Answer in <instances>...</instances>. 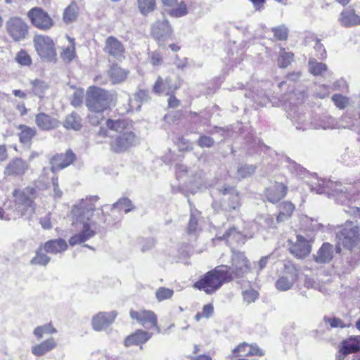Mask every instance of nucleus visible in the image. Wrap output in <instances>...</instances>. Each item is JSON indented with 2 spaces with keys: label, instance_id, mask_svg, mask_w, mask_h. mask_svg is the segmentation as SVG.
I'll use <instances>...</instances> for the list:
<instances>
[{
  "label": "nucleus",
  "instance_id": "2",
  "mask_svg": "<svg viewBox=\"0 0 360 360\" xmlns=\"http://www.w3.org/2000/svg\"><path fill=\"white\" fill-rule=\"evenodd\" d=\"M132 121L126 118L105 120V126H101L96 133L99 139L109 138L110 148L116 153L126 151L134 143L136 135L133 131Z\"/></svg>",
  "mask_w": 360,
  "mask_h": 360
},
{
  "label": "nucleus",
  "instance_id": "17",
  "mask_svg": "<svg viewBox=\"0 0 360 360\" xmlns=\"http://www.w3.org/2000/svg\"><path fill=\"white\" fill-rule=\"evenodd\" d=\"M296 238V241L289 247L290 252L298 259L305 258L311 252V245L302 235H297Z\"/></svg>",
  "mask_w": 360,
  "mask_h": 360
},
{
  "label": "nucleus",
  "instance_id": "54",
  "mask_svg": "<svg viewBox=\"0 0 360 360\" xmlns=\"http://www.w3.org/2000/svg\"><path fill=\"white\" fill-rule=\"evenodd\" d=\"M198 144L201 148H210L214 145V140L210 136L202 135L199 137Z\"/></svg>",
  "mask_w": 360,
  "mask_h": 360
},
{
  "label": "nucleus",
  "instance_id": "7",
  "mask_svg": "<svg viewBox=\"0 0 360 360\" xmlns=\"http://www.w3.org/2000/svg\"><path fill=\"white\" fill-rule=\"evenodd\" d=\"M231 266L221 264L224 271L228 274L229 283L237 278L245 277L252 271V264L244 252L233 251L231 257Z\"/></svg>",
  "mask_w": 360,
  "mask_h": 360
},
{
  "label": "nucleus",
  "instance_id": "36",
  "mask_svg": "<svg viewBox=\"0 0 360 360\" xmlns=\"http://www.w3.org/2000/svg\"><path fill=\"white\" fill-rule=\"evenodd\" d=\"M15 61L21 67H30L33 63L31 56L24 49H20L16 53Z\"/></svg>",
  "mask_w": 360,
  "mask_h": 360
},
{
  "label": "nucleus",
  "instance_id": "30",
  "mask_svg": "<svg viewBox=\"0 0 360 360\" xmlns=\"http://www.w3.org/2000/svg\"><path fill=\"white\" fill-rule=\"evenodd\" d=\"M295 207L290 201H283L279 205V212L276 220L278 222L283 221L290 217L294 212Z\"/></svg>",
  "mask_w": 360,
  "mask_h": 360
},
{
  "label": "nucleus",
  "instance_id": "13",
  "mask_svg": "<svg viewBox=\"0 0 360 360\" xmlns=\"http://www.w3.org/2000/svg\"><path fill=\"white\" fill-rule=\"evenodd\" d=\"M77 160L75 153L68 149L65 153H56L50 160V169L55 173L72 165Z\"/></svg>",
  "mask_w": 360,
  "mask_h": 360
},
{
  "label": "nucleus",
  "instance_id": "8",
  "mask_svg": "<svg viewBox=\"0 0 360 360\" xmlns=\"http://www.w3.org/2000/svg\"><path fill=\"white\" fill-rule=\"evenodd\" d=\"M33 44L37 54L41 60L48 62L56 61V46L50 36L37 34L33 37Z\"/></svg>",
  "mask_w": 360,
  "mask_h": 360
},
{
  "label": "nucleus",
  "instance_id": "46",
  "mask_svg": "<svg viewBox=\"0 0 360 360\" xmlns=\"http://www.w3.org/2000/svg\"><path fill=\"white\" fill-rule=\"evenodd\" d=\"M331 99L335 105L340 110L345 109L349 104V98L340 94H334Z\"/></svg>",
  "mask_w": 360,
  "mask_h": 360
},
{
  "label": "nucleus",
  "instance_id": "55",
  "mask_svg": "<svg viewBox=\"0 0 360 360\" xmlns=\"http://www.w3.org/2000/svg\"><path fill=\"white\" fill-rule=\"evenodd\" d=\"M325 321L328 323L332 328H344L345 326L342 320L336 317L325 318Z\"/></svg>",
  "mask_w": 360,
  "mask_h": 360
},
{
  "label": "nucleus",
  "instance_id": "11",
  "mask_svg": "<svg viewBox=\"0 0 360 360\" xmlns=\"http://www.w3.org/2000/svg\"><path fill=\"white\" fill-rule=\"evenodd\" d=\"M129 316L133 322L144 328L160 333V328L158 325V316L153 311L145 308L131 309Z\"/></svg>",
  "mask_w": 360,
  "mask_h": 360
},
{
  "label": "nucleus",
  "instance_id": "61",
  "mask_svg": "<svg viewBox=\"0 0 360 360\" xmlns=\"http://www.w3.org/2000/svg\"><path fill=\"white\" fill-rule=\"evenodd\" d=\"M15 109L19 112L21 116H24L27 113V109L24 103H18L15 105Z\"/></svg>",
  "mask_w": 360,
  "mask_h": 360
},
{
  "label": "nucleus",
  "instance_id": "3",
  "mask_svg": "<svg viewBox=\"0 0 360 360\" xmlns=\"http://www.w3.org/2000/svg\"><path fill=\"white\" fill-rule=\"evenodd\" d=\"M85 105L91 113L87 119L93 126H98L104 119L102 113L115 105V98L109 91L95 85L87 88Z\"/></svg>",
  "mask_w": 360,
  "mask_h": 360
},
{
  "label": "nucleus",
  "instance_id": "12",
  "mask_svg": "<svg viewBox=\"0 0 360 360\" xmlns=\"http://www.w3.org/2000/svg\"><path fill=\"white\" fill-rule=\"evenodd\" d=\"M288 192V186L286 183L277 181H271L267 186L264 193L266 200L273 204L277 203L283 199Z\"/></svg>",
  "mask_w": 360,
  "mask_h": 360
},
{
  "label": "nucleus",
  "instance_id": "31",
  "mask_svg": "<svg viewBox=\"0 0 360 360\" xmlns=\"http://www.w3.org/2000/svg\"><path fill=\"white\" fill-rule=\"evenodd\" d=\"M297 279L296 274H288L281 276L276 283V286L279 290H288L292 288Z\"/></svg>",
  "mask_w": 360,
  "mask_h": 360
},
{
  "label": "nucleus",
  "instance_id": "43",
  "mask_svg": "<svg viewBox=\"0 0 360 360\" xmlns=\"http://www.w3.org/2000/svg\"><path fill=\"white\" fill-rule=\"evenodd\" d=\"M310 72L314 75H321L327 71V65L323 63H319L316 60H310Z\"/></svg>",
  "mask_w": 360,
  "mask_h": 360
},
{
  "label": "nucleus",
  "instance_id": "49",
  "mask_svg": "<svg viewBox=\"0 0 360 360\" xmlns=\"http://www.w3.org/2000/svg\"><path fill=\"white\" fill-rule=\"evenodd\" d=\"M243 300L250 304L255 302L259 297V293L253 288H250L242 292Z\"/></svg>",
  "mask_w": 360,
  "mask_h": 360
},
{
  "label": "nucleus",
  "instance_id": "21",
  "mask_svg": "<svg viewBox=\"0 0 360 360\" xmlns=\"http://www.w3.org/2000/svg\"><path fill=\"white\" fill-rule=\"evenodd\" d=\"M344 354H354L352 360H360V335L352 336L341 342Z\"/></svg>",
  "mask_w": 360,
  "mask_h": 360
},
{
  "label": "nucleus",
  "instance_id": "19",
  "mask_svg": "<svg viewBox=\"0 0 360 360\" xmlns=\"http://www.w3.org/2000/svg\"><path fill=\"white\" fill-rule=\"evenodd\" d=\"M163 6L166 8L169 15L172 18H181L188 14V8L184 1L160 0Z\"/></svg>",
  "mask_w": 360,
  "mask_h": 360
},
{
  "label": "nucleus",
  "instance_id": "63",
  "mask_svg": "<svg viewBox=\"0 0 360 360\" xmlns=\"http://www.w3.org/2000/svg\"><path fill=\"white\" fill-rule=\"evenodd\" d=\"M250 1L253 4L254 7L257 10H259L261 8H262L265 3V0H250Z\"/></svg>",
  "mask_w": 360,
  "mask_h": 360
},
{
  "label": "nucleus",
  "instance_id": "24",
  "mask_svg": "<svg viewBox=\"0 0 360 360\" xmlns=\"http://www.w3.org/2000/svg\"><path fill=\"white\" fill-rule=\"evenodd\" d=\"M44 251L50 254H58L68 249V243L63 238L52 239L41 244Z\"/></svg>",
  "mask_w": 360,
  "mask_h": 360
},
{
  "label": "nucleus",
  "instance_id": "25",
  "mask_svg": "<svg viewBox=\"0 0 360 360\" xmlns=\"http://www.w3.org/2000/svg\"><path fill=\"white\" fill-rule=\"evenodd\" d=\"M57 347V342L53 338H50L32 347V353L36 356H41L52 351Z\"/></svg>",
  "mask_w": 360,
  "mask_h": 360
},
{
  "label": "nucleus",
  "instance_id": "48",
  "mask_svg": "<svg viewBox=\"0 0 360 360\" xmlns=\"http://www.w3.org/2000/svg\"><path fill=\"white\" fill-rule=\"evenodd\" d=\"M249 345L246 342L239 344L235 347L232 354L234 357L248 356Z\"/></svg>",
  "mask_w": 360,
  "mask_h": 360
},
{
  "label": "nucleus",
  "instance_id": "18",
  "mask_svg": "<svg viewBox=\"0 0 360 360\" xmlns=\"http://www.w3.org/2000/svg\"><path fill=\"white\" fill-rule=\"evenodd\" d=\"M173 32V28L167 19L156 22L152 30L153 37L158 43L164 41L166 38L171 37Z\"/></svg>",
  "mask_w": 360,
  "mask_h": 360
},
{
  "label": "nucleus",
  "instance_id": "44",
  "mask_svg": "<svg viewBox=\"0 0 360 360\" xmlns=\"http://www.w3.org/2000/svg\"><path fill=\"white\" fill-rule=\"evenodd\" d=\"M174 295V290L170 288L160 287L155 292V297L159 302L171 298Z\"/></svg>",
  "mask_w": 360,
  "mask_h": 360
},
{
  "label": "nucleus",
  "instance_id": "6",
  "mask_svg": "<svg viewBox=\"0 0 360 360\" xmlns=\"http://www.w3.org/2000/svg\"><path fill=\"white\" fill-rule=\"evenodd\" d=\"M338 242L336 251L341 252L343 248L350 252H360V227L352 221H346L338 234Z\"/></svg>",
  "mask_w": 360,
  "mask_h": 360
},
{
  "label": "nucleus",
  "instance_id": "29",
  "mask_svg": "<svg viewBox=\"0 0 360 360\" xmlns=\"http://www.w3.org/2000/svg\"><path fill=\"white\" fill-rule=\"evenodd\" d=\"M133 210L132 202L128 198H121L112 205L109 216L115 215V212H120L128 213Z\"/></svg>",
  "mask_w": 360,
  "mask_h": 360
},
{
  "label": "nucleus",
  "instance_id": "9",
  "mask_svg": "<svg viewBox=\"0 0 360 360\" xmlns=\"http://www.w3.org/2000/svg\"><path fill=\"white\" fill-rule=\"evenodd\" d=\"M6 32L9 38L15 43L26 40L30 35V25L20 16H11L6 22Z\"/></svg>",
  "mask_w": 360,
  "mask_h": 360
},
{
  "label": "nucleus",
  "instance_id": "38",
  "mask_svg": "<svg viewBox=\"0 0 360 360\" xmlns=\"http://www.w3.org/2000/svg\"><path fill=\"white\" fill-rule=\"evenodd\" d=\"M294 57L295 55L292 52H287L284 48H281V52L277 58L279 68H285L288 67L294 60Z\"/></svg>",
  "mask_w": 360,
  "mask_h": 360
},
{
  "label": "nucleus",
  "instance_id": "34",
  "mask_svg": "<svg viewBox=\"0 0 360 360\" xmlns=\"http://www.w3.org/2000/svg\"><path fill=\"white\" fill-rule=\"evenodd\" d=\"M70 44L62 48L60 56L61 59L67 63L72 61L76 57V46L73 39H70Z\"/></svg>",
  "mask_w": 360,
  "mask_h": 360
},
{
  "label": "nucleus",
  "instance_id": "26",
  "mask_svg": "<svg viewBox=\"0 0 360 360\" xmlns=\"http://www.w3.org/2000/svg\"><path fill=\"white\" fill-rule=\"evenodd\" d=\"M18 129L19 141L22 144L31 145L32 139L37 135V129L26 124H20Z\"/></svg>",
  "mask_w": 360,
  "mask_h": 360
},
{
  "label": "nucleus",
  "instance_id": "45",
  "mask_svg": "<svg viewBox=\"0 0 360 360\" xmlns=\"http://www.w3.org/2000/svg\"><path fill=\"white\" fill-rule=\"evenodd\" d=\"M241 206L240 203V198L238 193H231L229 198V200L227 205V210L229 212H232L236 210H238Z\"/></svg>",
  "mask_w": 360,
  "mask_h": 360
},
{
  "label": "nucleus",
  "instance_id": "27",
  "mask_svg": "<svg viewBox=\"0 0 360 360\" xmlns=\"http://www.w3.org/2000/svg\"><path fill=\"white\" fill-rule=\"evenodd\" d=\"M340 23L345 27L360 25V16L355 13L353 9H346L340 13Z\"/></svg>",
  "mask_w": 360,
  "mask_h": 360
},
{
  "label": "nucleus",
  "instance_id": "51",
  "mask_svg": "<svg viewBox=\"0 0 360 360\" xmlns=\"http://www.w3.org/2000/svg\"><path fill=\"white\" fill-rule=\"evenodd\" d=\"M313 40L315 41L314 48L316 51V56L320 60L326 59L327 57V53L323 45L321 43V39L316 37H314Z\"/></svg>",
  "mask_w": 360,
  "mask_h": 360
},
{
  "label": "nucleus",
  "instance_id": "64",
  "mask_svg": "<svg viewBox=\"0 0 360 360\" xmlns=\"http://www.w3.org/2000/svg\"><path fill=\"white\" fill-rule=\"evenodd\" d=\"M347 354H344L342 348L339 347L338 353L335 356V360H345Z\"/></svg>",
  "mask_w": 360,
  "mask_h": 360
},
{
  "label": "nucleus",
  "instance_id": "20",
  "mask_svg": "<svg viewBox=\"0 0 360 360\" xmlns=\"http://www.w3.org/2000/svg\"><path fill=\"white\" fill-rule=\"evenodd\" d=\"M28 169L27 162L20 158H14L6 166L4 175L7 176H22Z\"/></svg>",
  "mask_w": 360,
  "mask_h": 360
},
{
  "label": "nucleus",
  "instance_id": "47",
  "mask_svg": "<svg viewBox=\"0 0 360 360\" xmlns=\"http://www.w3.org/2000/svg\"><path fill=\"white\" fill-rule=\"evenodd\" d=\"M169 81L170 79L168 78L165 81L162 77L158 76L153 86V92L156 94L164 92L166 90V85L169 84Z\"/></svg>",
  "mask_w": 360,
  "mask_h": 360
},
{
  "label": "nucleus",
  "instance_id": "53",
  "mask_svg": "<svg viewBox=\"0 0 360 360\" xmlns=\"http://www.w3.org/2000/svg\"><path fill=\"white\" fill-rule=\"evenodd\" d=\"M150 62L153 66H159L163 63V58L161 53L158 51H154L150 56Z\"/></svg>",
  "mask_w": 360,
  "mask_h": 360
},
{
  "label": "nucleus",
  "instance_id": "37",
  "mask_svg": "<svg viewBox=\"0 0 360 360\" xmlns=\"http://www.w3.org/2000/svg\"><path fill=\"white\" fill-rule=\"evenodd\" d=\"M51 260V258L46 255L42 245H41L36 251L35 256L31 259V264L34 265L46 266Z\"/></svg>",
  "mask_w": 360,
  "mask_h": 360
},
{
  "label": "nucleus",
  "instance_id": "15",
  "mask_svg": "<svg viewBox=\"0 0 360 360\" xmlns=\"http://www.w3.org/2000/svg\"><path fill=\"white\" fill-rule=\"evenodd\" d=\"M152 335L153 333L148 330L136 329L124 338L123 345L125 347L139 346L141 348L152 338Z\"/></svg>",
  "mask_w": 360,
  "mask_h": 360
},
{
  "label": "nucleus",
  "instance_id": "23",
  "mask_svg": "<svg viewBox=\"0 0 360 360\" xmlns=\"http://www.w3.org/2000/svg\"><path fill=\"white\" fill-rule=\"evenodd\" d=\"M35 123L41 130L50 131L58 127L59 121L44 112H39L35 116Z\"/></svg>",
  "mask_w": 360,
  "mask_h": 360
},
{
  "label": "nucleus",
  "instance_id": "57",
  "mask_svg": "<svg viewBox=\"0 0 360 360\" xmlns=\"http://www.w3.org/2000/svg\"><path fill=\"white\" fill-rule=\"evenodd\" d=\"M264 355L263 351L257 345H249L248 356H259Z\"/></svg>",
  "mask_w": 360,
  "mask_h": 360
},
{
  "label": "nucleus",
  "instance_id": "32",
  "mask_svg": "<svg viewBox=\"0 0 360 360\" xmlns=\"http://www.w3.org/2000/svg\"><path fill=\"white\" fill-rule=\"evenodd\" d=\"M79 13V6L75 1H72L65 9L63 13V21L68 24L76 20Z\"/></svg>",
  "mask_w": 360,
  "mask_h": 360
},
{
  "label": "nucleus",
  "instance_id": "50",
  "mask_svg": "<svg viewBox=\"0 0 360 360\" xmlns=\"http://www.w3.org/2000/svg\"><path fill=\"white\" fill-rule=\"evenodd\" d=\"M274 37L277 41H285L288 39V31L287 28L283 27H276L272 28Z\"/></svg>",
  "mask_w": 360,
  "mask_h": 360
},
{
  "label": "nucleus",
  "instance_id": "14",
  "mask_svg": "<svg viewBox=\"0 0 360 360\" xmlns=\"http://www.w3.org/2000/svg\"><path fill=\"white\" fill-rule=\"evenodd\" d=\"M103 52L113 58H124L125 47L122 42L114 36H108L105 41Z\"/></svg>",
  "mask_w": 360,
  "mask_h": 360
},
{
  "label": "nucleus",
  "instance_id": "28",
  "mask_svg": "<svg viewBox=\"0 0 360 360\" xmlns=\"http://www.w3.org/2000/svg\"><path fill=\"white\" fill-rule=\"evenodd\" d=\"M63 127L67 129L79 131L83 127L82 119L77 112H72L65 117L63 121Z\"/></svg>",
  "mask_w": 360,
  "mask_h": 360
},
{
  "label": "nucleus",
  "instance_id": "58",
  "mask_svg": "<svg viewBox=\"0 0 360 360\" xmlns=\"http://www.w3.org/2000/svg\"><path fill=\"white\" fill-rule=\"evenodd\" d=\"M83 101V96L79 92H75L71 100L72 105L77 107L80 105Z\"/></svg>",
  "mask_w": 360,
  "mask_h": 360
},
{
  "label": "nucleus",
  "instance_id": "39",
  "mask_svg": "<svg viewBox=\"0 0 360 360\" xmlns=\"http://www.w3.org/2000/svg\"><path fill=\"white\" fill-rule=\"evenodd\" d=\"M57 333V330L53 327L51 323L37 326L34 330V335L38 340L43 338L44 334L52 335Z\"/></svg>",
  "mask_w": 360,
  "mask_h": 360
},
{
  "label": "nucleus",
  "instance_id": "22",
  "mask_svg": "<svg viewBox=\"0 0 360 360\" xmlns=\"http://www.w3.org/2000/svg\"><path fill=\"white\" fill-rule=\"evenodd\" d=\"M129 73V70L121 68L115 63H112L107 71L108 77L113 84L124 82L128 77Z\"/></svg>",
  "mask_w": 360,
  "mask_h": 360
},
{
  "label": "nucleus",
  "instance_id": "35",
  "mask_svg": "<svg viewBox=\"0 0 360 360\" xmlns=\"http://www.w3.org/2000/svg\"><path fill=\"white\" fill-rule=\"evenodd\" d=\"M137 7L143 15L153 12L157 6L156 0H136Z\"/></svg>",
  "mask_w": 360,
  "mask_h": 360
},
{
  "label": "nucleus",
  "instance_id": "59",
  "mask_svg": "<svg viewBox=\"0 0 360 360\" xmlns=\"http://www.w3.org/2000/svg\"><path fill=\"white\" fill-rule=\"evenodd\" d=\"M40 224L43 229H50L52 226L51 219L49 217H46L40 219Z\"/></svg>",
  "mask_w": 360,
  "mask_h": 360
},
{
  "label": "nucleus",
  "instance_id": "52",
  "mask_svg": "<svg viewBox=\"0 0 360 360\" xmlns=\"http://www.w3.org/2000/svg\"><path fill=\"white\" fill-rule=\"evenodd\" d=\"M198 228V220L195 214H191L188 223L186 232L188 235L195 234Z\"/></svg>",
  "mask_w": 360,
  "mask_h": 360
},
{
  "label": "nucleus",
  "instance_id": "5",
  "mask_svg": "<svg viewBox=\"0 0 360 360\" xmlns=\"http://www.w3.org/2000/svg\"><path fill=\"white\" fill-rule=\"evenodd\" d=\"M37 191L34 187L27 186L22 189L15 188L12 192L13 202L17 213L20 216L32 215L35 212V199Z\"/></svg>",
  "mask_w": 360,
  "mask_h": 360
},
{
  "label": "nucleus",
  "instance_id": "60",
  "mask_svg": "<svg viewBox=\"0 0 360 360\" xmlns=\"http://www.w3.org/2000/svg\"><path fill=\"white\" fill-rule=\"evenodd\" d=\"M8 159L7 148L5 145H0V162L6 161Z\"/></svg>",
  "mask_w": 360,
  "mask_h": 360
},
{
  "label": "nucleus",
  "instance_id": "42",
  "mask_svg": "<svg viewBox=\"0 0 360 360\" xmlns=\"http://www.w3.org/2000/svg\"><path fill=\"white\" fill-rule=\"evenodd\" d=\"M214 308L212 303H208L205 305H203L202 311H198L194 319L195 321L199 322L200 320L203 319H210L214 314Z\"/></svg>",
  "mask_w": 360,
  "mask_h": 360
},
{
  "label": "nucleus",
  "instance_id": "62",
  "mask_svg": "<svg viewBox=\"0 0 360 360\" xmlns=\"http://www.w3.org/2000/svg\"><path fill=\"white\" fill-rule=\"evenodd\" d=\"M12 94L15 97H18L21 99H25L27 98L26 92L20 89H14L12 91Z\"/></svg>",
  "mask_w": 360,
  "mask_h": 360
},
{
  "label": "nucleus",
  "instance_id": "56",
  "mask_svg": "<svg viewBox=\"0 0 360 360\" xmlns=\"http://www.w3.org/2000/svg\"><path fill=\"white\" fill-rule=\"evenodd\" d=\"M174 91L172 93L167 92V95H169V97L168 98V107L171 108H176L180 105V101L175 96L174 94Z\"/></svg>",
  "mask_w": 360,
  "mask_h": 360
},
{
  "label": "nucleus",
  "instance_id": "10",
  "mask_svg": "<svg viewBox=\"0 0 360 360\" xmlns=\"http://www.w3.org/2000/svg\"><path fill=\"white\" fill-rule=\"evenodd\" d=\"M30 24L36 29L47 32L55 26V20L52 16L42 7L34 6L27 13Z\"/></svg>",
  "mask_w": 360,
  "mask_h": 360
},
{
  "label": "nucleus",
  "instance_id": "33",
  "mask_svg": "<svg viewBox=\"0 0 360 360\" xmlns=\"http://www.w3.org/2000/svg\"><path fill=\"white\" fill-rule=\"evenodd\" d=\"M332 245L328 243H323L317 252L316 261L319 263H326L331 260Z\"/></svg>",
  "mask_w": 360,
  "mask_h": 360
},
{
  "label": "nucleus",
  "instance_id": "40",
  "mask_svg": "<svg viewBox=\"0 0 360 360\" xmlns=\"http://www.w3.org/2000/svg\"><path fill=\"white\" fill-rule=\"evenodd\" d=\"M243 237L242 233L235 226L228 229L221 238L226 241H239Z\"/></svg>",
  "mask_w": 360,
  "mask_h": 360
},
{
  "label": "nucleus",
  "instance_id": "41",
  "mask_svg": "<svg viewBox=\"0 0 360 360\" xmlns=\"http://www.w3.org/2000/svg\"><path fill=\"white\" fill-rule=\"evenodd\" d=\"M30 84L32 85L33 93L39 97H43L46 90L49 88V85L40 79L31 80Z\"/></svg>",
  "mask_w": 360,
  "mask_h": 360
},
{
  "label": "nucleus",
  "instance_id": "16",
  "mask_svg": "<svg viewBox=\"0 0 360 360\" xmlns=\"http://www.w3.org/2000/svg\"><path fill=\"white\" fill-rule=\"evenodd\" d=\"M116 311H101L94 315L91 320V325L94 330L101 331L112 324L117 316Z\"/></svg>",
  "mask_w": 360,
  "mask_h": 360
},
{
  "label": "nucleus",
  "instance_id": "4",
  "mask_svg": "<svg viewBox=\"0 0 360 360\" xmlns=\"http://www.w3.org/2000/svg\"><path fill=\"white\" fill-rule=\"evenodd\" d=\"M221 265L208 271L202 275L193 284V287L207 295H213L218 291L224 284L229 283L228 274L224 271Z\"/></svg>",
  "mask_w": 360,
  "mask_h": 360
},
{
  "label": "nucleus",
  "instance_id": "1",
  "mask_svg": "<svg viewBox=\"0 0 360 360\" xmlns=\"http://www.w3.org/2000/svg\"><path fill=\"white\" fill-rule=\"evenodd\" d=\"M97 196H86L72 207V224L82 226L80 233L71 236L68 240L71 246L84 243L94 237L98 227L103 225L114 226L120 221L117 212L110 215L96 208Z\"/></svg>",
  "mask_w": 360,
  "mask_h": 360
}]
</instances>
